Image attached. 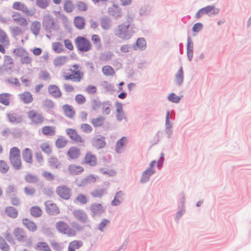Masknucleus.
Listing matches in <instances>:
<instances>
[{
	"instance_id": "f257e3e1",
	"label": "nucleus",
	"mask_w": 251,
	"mask_h": 251,
	"mask_svg": "<svg viewBox=\"0 0 251 251\" xmlns=\"http://www.w3.org/2000/svg\"><path fill=\"white\" fill-rule=\"evenodd\" d=\"M13 22L19 25L10 27V32L14 36L22 34L25 29L27 28L29 25L28 20L22 14L17 12H14L12 15Z\"/></svg>"
},
{
	"instance_id": "f03ea898",
	"label": "nucleus",
	"mask_w": 251,
	"mask_h": 251,
	"mask_svg": "<svg viewBox=\"0 0 251 251\" xmlns=\"http://www.w3.org/2000/svg\"><path fill=\"white\" fill-rule=\"evenodd\" d=\"M69 73L64 72L62 77L66 80H72L74 82H80L84 77V73L81 71L80 65L75 64L72 65L68 70Z\"/></svg>"
},
{
	"instance_id": "7ed1b4c3",
	"label": "nucleus",
	"mask_w": 251,
	"mask_h": 251,
	"mask_svg": "<svg viewBox=\"0 0 251 251\" xmlns=\"http://www.w3.org/2000/svg\"><path fill=\"white\" fill-rule=\"evenodd\" d=\"M132 27L129 21L119 25L115 30V34L123 40L129 39L132 35Z\"/></svg>"
},
{
	"instance_id": "20e7f679",
	"label": "nucleus",
	"mask_w": 251,
	"mask_h": 251,
	"mask_svg": "<svg viewBox=\"0 0 251 251\" xmlns=\"http://www.w3.org/2000/svg\"><path fill=\"white\" fill-rule=\"evenodd\" d=\"M9 161L16 170H20L22 168V162L21 159V152L17 147H13L9 151Z\"/></svg>"
},
{
	"instance_id": "39448f33",
	"label": "nucleus",
	"mask_w": 251,
	"mask_h": 251,
	"mask_svg": "<svg viewBox=\"0 0 251 251\" xmlns=\"http://www.w3.org/2000/svg\"><path fill=\"white\" fill-rule=\"evenodd\" d=\"M75 43L77 50L81 52L89 51L92 48L90 41L82 36L77 37L75 40Z\"/></svg>"
},
{
	"instance_id": "423d86ee",
	"label": "nucleus",
	"mask_w": 251,
	"mask_h": 251,
	"mask_svg": "<svg viewBox=\"0 0 251 251\" xmlns=\"http://www.w3.org/2000/svg\"><path fill=\"white\" fill-rule=\"evenodd\" d=\"M27 116L31 124L35 125H42L44 123L45 118L42 114L34 109H32L27 112Z\"/></svg>"
},
{
	"instance_id": "0eeeda50",
	"label": "nucleus",
	"mask_w": 251,
	"mask_h": 251,
	"mask_svg": "<svg viewBox=\"0 0 251 251\" xmlns=\"http://www.w3.org/2000/svg\"><path fill=\"white\" fill-rule=\"evenodd\" d=\"M56 228L58 231L68 236L73 237L76 235V231L69 226L68 224L63 221H59L56 224Z\"/></svg>"
},
{
	"instance_id": "6e6552de",
	"label": "nucleus",
	"mask_w": 251,
	"mask_h": 251,
	"mask_svg": "<svg viewBox=\"0 0 251 251\" xmlns=\"http://www.w3.org/2000/svg\"><path fill=\"white\" fill-rule=\"evenodd\" d=\"M42 25L47 30L55 29L57 26V20L50 14L44 16Z\"/></svg>"
},
{
	"instance_id": "1a4fd4ad",
	"label": "nucleus",
	"mask_w": 251,
	"mask_h": 251,
	"mask_svg": "<svg viewBox=\"0 0 251 251\" xmlns=\"http://www.w3.org/2000/svg\"><path fill=\"white\" fill-rule=\"evenodd\" d=\"M56 192L61 199L65 200H69L72 197L71 189L65 185L58 186Z\"/></svg>"
},
{
	"instance_id": "9d476101",
	"label": "nucleus",
	"mask_w": 251,
	"mask_h": 251,
	"mask_svg": "<svg viewBox=\"0 0 251 251\" xmlns=\"http://www.w3.org/2000/svg\"><path fill=\"white\" fill-rule=\"evenodd\" d=\"M14 53L20 57V60L22 64H29L32 62V59L29 56L28 52L23 48L15 49Z\"/></svg>"
},
{
	"instance_id": "9b49d317",
	"label": "nucleus",
	"mask_w": 251,
	"mask_h": 251,
	"mask_svg": "<svg viewBox=\"0 0 251 251\" xmlns=\"http://www.w3.org/2000/svg\"><path fill=\"white\" fill-rule=\"evenodd\" d=\"M82 162L84 164L91 167H94L98 163L97 157L96 155L89 151L86 152Z\"/></svg>"
},
{
	"instance_id": "f8f14e48",
	"label": "nucleus",
	"mask_w": 251,
	"mask_h": 251,
	"mask_svg": "<svg viewBox=\"0 0 251 251\" xmlns=\"http://www.w3.org/2000/svg\"><path fill=\"white\" fill-rule=\"evenodd\" d=\"M12 8L16 10L22 11L27 16H32L33 15V13H31L27 6L24 3L20 1L14 2L12 5Z\"/></svg>"
},
{
	"instance_id": "ddd939ff",
	"label": "nucleus",
	"mask_w": 251,
	"mask_h": 251,
	"mask_svg": "<svg viewBox=\"0 0 251 251\" xmlns=\"http://www.w3.org/2000/svg\"><path fill=\"white\" fill-rule=\"evenodd\" d=\"M73 214L75 218L82 224L89 223V219L87 214L82 210L76 209L74 210Z\"/></svg>"
},
{
	"instance_id": "4468645a",
	"label": "nucleus",
	"mask_w": 251,
	"mask_h": 251,
	"mask_svg": "<svg viewBox=\"0 0 251 251\" xmlns=\"http://www.w3.org/2000/svg\"><path fill=\"white\" fill-rule=\"evenodd\" d=\"M69 160H76L81 155V150L76 147H70L67 152Z\"/></svg>"
},
{
	"instance_id": "2eb2a0df",
	"label": "nucleus",
	"mask_w": 251,
	"mask_h": 251,
	"mask_svg": "<svg viewBox=\"0 0 251 251\" xmlns=\"http://www.w3.org/2000/svg\"><path fill=\"white\" fill-rule=\"evenodd\" d=\"M67 134L69 137L75 142L81 143L83 142V139L80 135H79L75 129L73 128H67L66 130Z\"/></svg>"
},
{
	"instance_id": "dca6fc26",
	"label": "nucleus",
	"mask_w": 251,
	"mask_h": 251,
	"mask_svg": "<svg viewBox=\"0 0 251 251\" xmlns=\"http://www.w3.org/2000/svg\"><path fill=\"white\" fill-rule=\"evenodd\" d=\"M20 100L24 104L31 103L34 98L33 95L29 91H25L18 95Z\"/></svg>"
},
{
	"instance_id": "f3484780",
	"label": "nucleus",
	"mask_w": 251,
	"mask_h": 251,
	"mask_svg": "<svg viewBox=\"0 0 251 251\" xmlns=\"http://www.w3.org/2000/svg\"><path fill=\"white\" fill-rule=\"evenodd\" d=\"M84 171V168L79 165L71 164L68 167V173L71 175H78Z\"/></svg>"
},
{
	"instance_id": "a211bd4d",
	"label": "nucleus",
	"mask_w": 251,
	"mask_h": 251,
	"mask_svg": "<svg viewBox=\"0 0 251 251\" xmlns=\"http://www.w3.org/2000/svg\"><path fill=\"white\" fill-rule=\"evenodd\" d=\"M62 109L67 117L70 119H73L75 117V111L72 105L68 104H64L62 106Z\"/></svg>"
},
{
	"instance_id": "6ab92c4d",
	"label": "nucleus",
	"mask_w": 251,
	"mask_h": 251,
	"mask_svg": "<svg viewBox=\"0 0 251 251\" xmlns=\"http://www.w3.org/2000/svg\"><path fill=\"white\" fill-rule=\"evenodd\" d=\"M48 90L49 94L54 98H59L62 96V93L60 89L55 85H50Z\"/></svg>"
},
{
	"instance_id": "aec40b11",
	"label": "nucleus",
	"mask_w": 251,
	"mask_h": 251,
	"mask_svg": "<svg viewBox=\"0 0 251 251\" xmlns=\"http://www.w3.org/2000/svg\"><path fill=\"white\" fill-rule=\"evenodd\" d=\"M22 156L24 160L29 164L33 162V155L31 150L29 148L25 149L22 151Z\"/></svg>"
},
{
	"instance_id": "412c9836",
	"label": "nucleus",
	"mask_w": 251,
	"mask_h": 251,
	"mask_svg": "<svg viewBox=\"0 0 251 251\" xmlns=\"http://www.w3.org/2000/svg\"><path fill=\"white\" fill-rule=\"evenodd\" d=\"M116 107V117L118 121H122L125 119V115L123 111V104L117 102L115 104Z\"/></svg>"
},
{
	"instance_id": "4be33fe9",
	"label": "nucleus",
	"mask_w": 251,
	"mask_h": 251,
	"mask_svg": "<svg viewBox=\"0 0 251 251\" xmlns=\"http://www.w3.org/2000/svg\"><path fill=\"white\" fill-rule=\"evenodd\" d=\"M74 24L77 29L80 30L83 29L85 26V19L82 16H76L74 18Z\"/></svg>"
},
{
	"instance_id": "5701e85b",
	"label": "nucleus",
	"mask_w": 251,
	"mask_h": 251,
	"mask_svg": "<svg viewBox=\"0 0 251 251\" xmlns=\"http://www.w3.org/2000/svg\"><path fill=\"white\" fill-rule=\"evenodd\" d=\"M90 210L93 216L100 215L104 211L102 205H91Z\"/></svg>"
},
{
	"instance_id": "b1692460",
	"label": "nucleus",
	"mask_w": 251,
	"mask_h": 251,
	"mask_svg": "<svg viewBox=\"0 0 251 251\" xmlns=\"http://www.w3.org/2000/svg\"><path fill=\"white\" fill-rule=\"evenodd\" d=\"M23 225L26 227L29 231L34 232L37 229V226L36 224L32 221L27 219H24L22 221Z\"/></svg>"
},
{
	"instance_id": "393cba45",
	"label": "nucleus",
	"mask_w": 251,
	"mask_h": 251,
	"mask_svg": "<svg viewBox=\"0 0 251 251\" xmlns=\"http://www.w3.org/2000/svg\"><path fill=\"white\" fill-rule=\"evenodd\" d=\"M105 120V119L104 117L100 116L96 118H92L91 120V123L94 127H100L103 126Z\"/></svg>"
},
{
	"instance_id": "a878e982",
	"label": "nucleus",
	"mask_w": 251,
	"mask_h": 251,
	"mask_svg": "<svg viewBox=\"0 0 251 251\" xmlns=\"http://www.w3.org/2000/svg\"><path fill=\"white\" fill-rule=\"evenodd\" d=\"M127 143V139L126 137H123L119 139L116 145L115 150L118 153L122 152L124 147Z\"/></svg>"
},
{
	"instance_id": "bb28decb",
	"label": "nucleus",
	"mask_w": 251,
	"mask_h": 251,
	"mask_svg": "<svg viewBox=\"0 0 251 251\" xmlns=\"http://www.w3.org/2000/svg\"><path fill=\"white\" fill-rule=\"evenodd\" d=\"M42 133L45 136H53L56 132L55 127L52 126H44L42 128Z\"/></svg>"
},
{
	"instance_id": "cd10ccee",
	"label": "nucleus",
	"mask_w": 251,
	"mask_h": 251,
	"mask_svg": "<svg viewBox=\"0 0 251 251\" xmlns=\"http://www.w3.org/2000/svg\"><path fill=\"white\" fill-rule=\"evenodd\" d=\"M14 236L16 237L17 239L19 241H23L26 238L24 230L20 228H16L13 231Z\"/></svg>"
},
{
	"instance_id": "c85d7f7f",
	"label": "nucleus",
	"mask_w": 251,
	"mask_h": 251,
	"mask_svg": "<svg viewBox=\"0 0 251 251\" xmlns=\"http://www.w3.org/2000/svg\"><path fill=\"white\" fill-rule=\"evenodd\" d=\"M108 13L110 15L117 18L122 15L121 10L118 6L113 5L108 9Z\"/></svg>"
},
{
	"instance_id": "c756f323",
	"label": "nucleus",
	"mask_w": 251,
	"mask_h": 251,
	"mask_svg": "<svg viewBox=\"0 0 251 251\" xmlns=\"http://www.w3.org/2000/svg\"><path fill=\"white\" fill-rule=\"evenodd\" d=\"M30 29L33 34L38 35L41 29V24L37 21H33L30 25Z\"/></svg>"
},
{
	"instance_id": "7c9ffc66",
	"label": "nucleus",
	"mask_w": 251,
	"mask_h": 251,
	"mask_svg": "<svg viewBox=\"0 0 251 251\" xmlns=\"http://www.w3.org/2000/svg\"><path fill=\"white\" fill-rule=\"evenodd\" d=\"M83 245L82 242L79 240H74L71 242L68 246V251H75L76 249H78L81 247Z\"/></svg>"
},
{
	"instance_id": "2f4dec72",
	"label": "nucleus",
	"mask_w": 251,
	"mask_h": 251,
	"mask_svg": "<svg viewBox=\"0 0 251 251\" xmlns=\"http://www.w3.org/2000/svg\"><path fill=\"white\" fill-rule=\"evenodd\" d=\"M75 8V5L71 0H65L63 4V9L67 13L72 12Z\"/></svg>"
},
{
	"instance_id": "473e14b6",
	"label": "nucleus",
	"mask_w": 251,
	"mask_h": 251,
	"mask_svg": "<svg viewBox=\"0 0 251 251\" xmlns=\"http://www.w3.org/2000/svg\"><path fill=\"white\" fill-rule=\"evenodd\" d=\"M68 59V58L67 56H60L54 59L53 64L55 66H60L65 64L67 62Z\"/></svg>"
},
{
	"instance_id": "72a5a7b5",
	"label": "nucleus",
	"mask_w": 251,
	"mask_h": 251,
	"mask_svg": "<svg viewBox=\"0 0 251 251\" xmlns=\"http://www.w3.org/2000/svg\"><path fill=\"white\" fill-rule=\"evenodd\" d=\"M46 211L50 215H56L59 213L57 205H46Z\"/></svg>"
},
{
	"instance_id": "f704fd0d",
	"label": "nucleus",
	"mask_w": 251,
	"mask_h": 251,
	"mask_svg": "<svg viewBox=\"0 0 251 251\" xmlns=\"http://www.w3.org/2000/svg\"><path fill=\"white\" fill-rule=\"evenodd\" d=\"M104 137L102 136L95 140L94 145L97 149H101L106 145V142L104 141Z\"/></svg>"
},
{
	"instance_id": "c9c22d12",
	"label": "nucleus",
	"mask_w": 251,
	"mask_h": 251,
	"mask_svg": "<svg viewBox=\"0 0 251 251\" xmlns=\"http://www.w3.org/2000/svg\"><path fill=\"white\" fill-rule=\"evenodd\" d=\"M186 212L185 207L184 205H180L178 207L176 216L175 217V221L177 223L181 218L182 216Z\"/></svg>"
},
{
	"instance_id": "e433bc0d",
	"label": "nucleus",
	"mask_w": 251,
	"mask_h": 251,
	"mask_svg": "<svg viewBox=\"0 0 251 251\" xmlns=\"http://www.w3.org/2000/svg\"><path fill=\"white\" fill-rule=\"evenodd\" d=\"M42 151L45 153L50 154L52 151L51 147L49 142H43L40 145Z\"/></svg>"
},
{
	"instance_id": "4c0bfd02",
	"label": "nucleus",
	"mask_w": 251,
	"mask_h": 251,
	"mask_svg": "<svg viewBox=\"0 0 251 251\" xmlns=\"http://www.w3.org/2000/svg\"><path fill=\"white\" fill-rule=\"evenodd\" d=\"M154 171L152 168H150L147 170L145 172H144L142 177L141 178V181L142 182H145L147 181L151 175L154 173Z\"/></svg>"
},
{
	"instance_id": "58836bf2",
	"label": "nucleus",
	"mask_w": 251,
	"mask_h": 251,
	"mask_svg": "<svg viewBox=\"0 0 251 251\" xmlns=\"http://www.w3.org/2000/svg\"><path fill=\"white\" fill-rule=\"evenodd\" d=\"M183 81V72L182 67H180L176 75L175 81L177 85L182 84Z\"/></svg>"
},
{
	"instance_id": "ea45409f",
	"label": "nucleus",
	"mask_w": 251,
	"mask_h": 251,
	"mask_svg": "<svg viewBox=\"0 0 251 251\" xmlns=\"http://www.w3.org/2000/svg\"><path fill=\"white\" fill-rule=\"evenodd\" d=\"M77 10L79 12H85L88 9L87 3L83 1H78L76 4Z\"/></svg>"
},
{
	"instance_id": "a19ab883",
	"label": "nucleus",
	"mask_w": 251,
	"mask_h": 251,
	"mask_svg": "<svg viewBox=\"0 0 251 251\" xmlns=\"http://www.w3.org/2000/svg\"><path fill=\"white\" fill-rule=\"evenodd\" d=\"M0 42L5 46H8L9 44V40L7 35L1 29H0Z\"/></svg>"
},
{
	"instance_id": "79ce46f5",
	"label": "nucleus",
	"mask_w": 251,
	"mask_h": 251,
	"mask_svg": "<svg viewBox=\"0 0 251 251\" xmlns=\"http://www.w3.org/2000/svg\"><path fill=\"white\" fill-rule=\"evenodd\" d=\"M49 164L52 169H57L60 166V163L56 157H50L49 160Z\"/></svg>"
},
{
	"instance_id": "37998d69",
	"label": "nucleus",
	"mask_w": 251,
	"mask_h": 251,
	"mask_svg": "<svg viewBox=\"0 0 251 251\" xmlns=\"http://www.w3.org/2000/svg\"><path fill=\"white\" fill-rule=\"evenodd\" d=\"M6 214L9 217L15 218L18 215V211L15 208L12 206H8L5 209Z\"/></svg>"
},
{
	"instance_id": "c03bdc74",
	"label": "nucleus",
	"mask_w": 251,
	"mask_h": 251,
	"mask_svg": "<svg viewBox=\"0 0 251 251\" xmlns=\"http://www.w3.org/2000/svg\"><path fill=\"white\" fill-rule=\"evenodd\" d=\"M102 72L106 76L113 75L115 74L114 69L109 65L103 66L102 68Z\"/></svg>"
},
{
	"instance_id": "a18cd8bd",
	"label": "nucleus",
	"mask_w": 251,
	"mask_h": 251,
	"mask_svg": "<svg viewBox=\"0 0 251 251\" xmlns=\"http://www.w3.org/2000/svg\"><path fill=\"white\" fill-rule=\"evenodd\" d=\"M10 94L8 93H2L0 94V103L8 106L9 104Z\"/></svg>"
},
{
	"instance_id": "49530a36",
	"label": "nucleus",
	"mask_w": 251,
	"mask_h": 251,
	"mask_svg": "<svg viewBox=\"0 0 251 251\" xmlns=\"http://www.w3.org/2000/svg\"><path fill=\"white\" fill-rule=\"evenodd\" d=\"M36 249L40 251H51L48 244L43 242H40L37 244Z\"/></svg>"
},
{
	"instance_id": "de8ad7c7",
	"label": "nucleus",
	"mask_w": 251,
	"mask_h": 251,
	"mask_svg": "<svg viewBox=\"0 0 251 251\" xmlns=\"http://www.w3.org/2000/svg\"><path fill=\"white\" fill-rule=\"evenodd\" d=\"M42 210L39 207L37 206H33L30 209V214L34 217H39L42 215Z\"/></svg>"
},
{
	"instance_id": "09e8293b",
	"label": "nucleus",
	"mask_w": 251,
	"mask_h": 251,
	"mask_svg": "<svg viewBox=\"0 0 251 251\" xmlns=\"http://www.w3.org/2000/svg\"><path fill=\"white\" fill-rule=\"evenodd\" d=\"M187 56L191 61L193 57V44L190 37L187 39Z\"/></svg>"
},
{
	"instance_id": "8fccbe9b",
	"label": "nucleus",
	"mask_w": 251,
	"mask_h": 251,
	"mask_svg": "<svg viewBox=\"0 0 251 251\" xmlns=\"http://www.w3.org/2000/svg\"><path fill=\"white\" fill-rule=\"evenodd\" d=\"M9 168L8 164L5 161L0 160V173L5 174L9 171Z\"/></svg>"
},
{
	"instance_id": "3c124183",
	"label": "nucleus",
	"mask_w": 251,
	"mask_h": 251,
	"mask_svg": "<svg viewBox=\"0 0 251 251\" xmlns=\"http://www.w3.org/2000/svg\"><path fill=\"white\" fill-rule=\"evenodd\" d=\"M25 179L27 182L29 183H34L37 182L38 180L36 176L30 174H27L25 176Z\"/></svg>"
},
{
	"instance_id": "603ef678",
	"label": "nucleus",
	"mask_w": 251,
	"mask_h": 251,
	"mask_svg": "<svg viewBox=\"0 0 251 251\" xmlns=\"http://www.w3.org/2000/svg\"><path fill=\"white\" fill-rule=\"evenodd\" d=\"M35 1L38 7L45 9L49 5L50 0H35Z\"/></svg>"
},
{
	"instance_id": "864d4df0",
	"label": "nucleus",
	"mask_w": 251,
	"mask_h": 251,
	"mask_svg": "<svg viewBox=\"0 0 251 251\" xmlns=\"http://www.w3.org/2000/svg\"><path fill=\"white\" fill-rule=\"evenodd\" d=\"M204 9L205 11V13L209 15L216 14L219 12V10L218 9H216L214 6H207L204 7Z\"/></svg>"
},
{
	"instance_id": "5fc2aeb1",
	"label": "nucleus",
	"mask_w": 251,
	"mask_h": 251,
	"mask_svg": "<svg viewBox=\"0 0 251 251\" xmlns=\"http://www.w3.org/2000/svg\"><path fill=\"white\" fill-rule=\"evenodd\" d=\"M75 101L78 105H82L86 101V99L82 94H77L75 96Z\"/></svg>"
},
{
	"instance_id": "6e6d98bb",
	"label": "nucleus",
	"mask_w": 251,
	"mask_h": 251,
	"mask_svg": "<svg viewBox=\"0 0 251 251\" xmlns=\"http://www.w3.org/2000/svg\"><path fill=\"white\" fill-rule=\"evenodd\" d=\"M53 50L57 53H60L63 51L62 44L60 42H54L52 45Z\"/></svg>"
},
{
	"instance_id": "4d7b16f0",
	"label": "nucleus",
	"mask_w": 251,
	"mask_h": 251,
	"mask_svg": "<svg viewBox=\"0 0 251 251\" xmlns=\"http://www.w3.org/2000/svg\"><path fill=\"white\" fill-rule=\"evenodd\" d=\"M67 141L64 138H58L55 141V146L58 148H62L66 146Z\"/></svg>"
},
{
	"instance_id": "13d9d810",
	"label": "nucleus",
	"mask_w": 251,
	"mask_h": 251,
	"mask_svg": "<svg viewBox=\"0 0 251 251\" xmlns=\"http://www.w3.org/2000/svg\"><path fill=\"white\" fill-rule=\"evenodd\" d=\"M76 201L77 203H80L82 204H85L88 201V198L87 196L80 194L77 195L76 197Z\"/></svg>"
},
{
	"instance_id": "bf43d9fd",
	"label": "nucleus",
	"mask_w": 251,
	"mask_h": 251,
	"mask_svg": "<svg viewBox=\"0 0 251 251\" xmlns=\"http://www.w3.org/2000/svg\"><path fill=\"white\" fill-rule=\"evenodd\" d=\"M105 193L104 189H97L92 193V195L95 198H101Z\"/></svg>"
},
{
	"instance_id": "052dcab7",
	"label": "nucleus",
	"mask_w": 251,
	"mask_h": 251,
	"mask_svg": "<svg viewBox=\"0 0 251 251\" xmlns=\"http://www.w3.org/2000/svg\"><path fill=\"white\" fill-rule=\"evenodd\" d=\"M72 228L76 231H82L84 229V226L77 222L74 221L71 223Z\"/></svg>"
},
{
	"instance_id": "680f3d73",
	"label": "nucleus",
	"mask_w": 251,
	"mask_h": 251,
	"mask_svg": "<svg viewBox=\"0 0 251 251\" xmlns=\"http://www.w3.org/2000/svg\"><path fill=\"white\" fill-rule=\"evenodd\" d=\"M101 112L103 114L109 115L111 112V105L108 103L102 104Z\"/></svg>"
},
{
	"instance_id": "e2e57ef3",
	"label": "nucleus",
	"mask_w": 251,
	"mask_h": 251,
	"mask_svg": "<svg viewBox=\"0 0 251 251\" xmlns=\"http://www.w3.org/2000/svg\"><path fill=\"white\" fill-rule=\"evenodd\" d=\"M123 194L122 192L120 191L117 193L112 201V204H116L117 203H121L123 202Z\"/></svg>"
},
{
	"instance_id": "0e129e2a",
	"label": "nucleus",
	"mask_w": 251,
	"mask_h": 251,
	"mask_svg": "<svg viewBox=\"0 0 251 251\" xmlns=\"http://www.w3.org/2000/svg\"><path fill=\"white\" fill-rule=\"evenodd\" d=\"M80 128L82 131L86 133H89L92 131V127L89 124H82L80 125Z\"/></svg>"
},
{
	"instance_id": "69168bd1",
	"label": "nucleus",
	"mask_w": 251,
	"mask_h": 251,
	"mask_svg": "<svg viewBox=\"0 0 251 251\" xmlns=\"http://www.w3.org/2000/svg\"><path fill=\"white\" fill-rule=\"evenodd\" d=\"M0 248L3 251H9L10 248L3 238L0 236Z\"/></svg>"
},
{
	"instance_id": "338daca9",
	"label": "nucleus",
	"mask_w": 251,
	"mask_h": 251,
	"mask_svg": "<svg viewBox=\"0 0 251 251\" xmlns=\"http://www.w3.org/2000/svg\"><path fill=\"white\" fill-rule=\"evenodd\" d=\"M110 223V221L106 219H103L100 224L99 225L98 229L103 232L106 226Z\"/></svg>"
},
{
	"instance_id": "774afa93",
	"label": "nucleus",
	"mask_w": 251,
	"mask_h": 251,
	"mask_svg": "<svg viewBox=\"0 0 251 251\" xmlns=\"http://www.w3.org/2000/svg\"><path fill=\"white\" fill-rule=\"evenodd\" d=\"M51 247L56 251H61L63 249V245L61 243H59L53 241L50 243Z\"/></svg>"
}]
</instances>
